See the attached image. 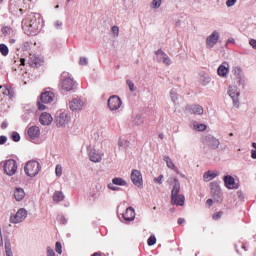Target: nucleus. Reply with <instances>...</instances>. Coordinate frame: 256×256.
<instances>
[{"label": "nucleus", "mask_w": 256, "mask_h": 256, "mask_svg": "<svg viewBox=\"0 0 256 256\" xmlns=\"http://www.w3.org/2000/svg\"><path fill=\"white\" fill-rule=\"evenodd\" d=\"M39 27H41V16L39 14H32L22 20V29L26 35H37Z\"/></svg>", "instance_id": "f257e3e1"}, {"label": "nucleus", "mask_w": 256, "mask_h": 256, "mask_svg": "<svg viewBox=\"0 0 256 256\" xmlns=\"http://www.w3.org/2000/svg\"><path fill=\"white\" fill-rule=\"evenodd\" d=\"M180 192H181V182H179V179L174 178L173 189L171 191V203L172 205L183 207V205H185V196L183 194H179Z\"/></svg>", "instance_id": "f03ea898"}, {"label": "nucleus", "mask_w": 256, "mask_h": 256, "mask_svg": "<svg viewBox=\"0 0 256 256\" xmlns=\"http://www.w3.org/2000/svg\"><path fill=\"white\" fill-rule=\"evenodd\" d=\"M24 171L28 177H36L41 171V164L35 160L29 161L26 163Z\"/></svg>", "instance_id": "7ed1b4c3"}, {"label": "nucleus", "mask_w": 256, "mask_h": 256, "mask_svg": "<svg viewBox=\"0 0 256 256\" xmlns=\"http://www.w3.org/2000/svg\"><path fill=\"white\" fill-rule=\"evenodd\" d=\"M61 85L64 91H73V89L75 88V80L69 72L62 73Z\"/></svg>", "instance_id": "20e7f679"}, {"label": "nucleus", "mask_w": 256, "mask_h": 256, "mask_svg": "<svg viewBox=\"0 0 256 256\" xmlns=\"http://www.w3.org/2000/svg\"><path fill=\"white\" fill-rule=\"evenodd\" d=\"M54 99L55 93H53V91H46L42 93L40 96V101H38V109L40 111H45L47 107L43 103H53Z\"/></svg>", "instance_id": "39448f33"}, {"label": "nucleus", "mask_w": 256, "mask_h": 256, "mask_svg": "<svg viewBox=\"0 0 256 256\" xmlns=\"http://www.w3.org/2000/svg\"><path fill=\"white\" fill-rule=\"evenodd\" d=\"M68 107L70 111H73L74 113H79V111H83L85 108V101L81 98H73L69 104Z\"/></svg>", "instance_id": "423d86ee"}, {"label": "nucleus", "mask_w": 256, "mask_h": 256, "mask_svg": "<svg viewBox=\"0 0 256 256\" xmlns=\"http://www.w3.org/2000/svg\"><path fill=\"white\" fill-rule=\"evenodd\" d=\"M27 211L25 208H20L15 215L10 216V223L17 225V223H23L27 219Z\"/></svg>", "instance_id": "0eeeda50"}, {"label": "nucleus", "mask_w": 256, "mask_h": 256, "mask_svg": "<svg viewBox=\"0 0 256 256\" xmlns=\"http://www.w3.org/2000/svg\"><path fill=\"white\" fill-rule=\"evenodd\" d=\"M219 39H221V34L217 30H214L207 38H206V48L213 49L217 43H219Z\"/></svg>", "instance_id": "6e6552de"}, {"label": "nucleus", "mask_w": 256, "mask_h": 256, "mask_svg": "<svg viewBox=\"0 0 256 256\" xmlns=\"http://www.w3.org/2000/svg\"><path fill=\"white\" fill-rule=\"evenodd\" d=\"M203 143L204 145H206V147H209V149H213V150L219 149V145H221V142L219 141V139H217L213 135L205 136Z\"/></svg>", "instance_id": "1a4fd4ad"}, {"label": "nucleus", "mask_w": 256, "mask_h": 256, "mask_svg": "<svg viewBox=\"0 0 256 256\" xmlns=\"http://www.w3.org/2000/svg\"><path fill=\"white\" fill-rule=\"evenodd\" d=\"M121 105H123V102L121 101V98L117 95H113L108 99V108L110 111H117L121 109Z\"/></svg>", "instance_id": "9d476101"}, {"label": "nucleus", "mask_w": 256, "mask_h": 256, "mask_svg": "<svg viewBox=\"0 0 256 256\" xmlns=\"http://www.w3.org/2000/svg\"><path fill=\"white\" fill-rule=\"evenodd\" d=\"M102 195H103V186H101V184H97L90 190L89 199L90 201H99Z\"/></svg>", "instance_id": "9b49d317"}, {"label": "nucleus", "mask_w": 256, "mask_h": 256, "mask_svg": "<svg viewBox=\"0 0 256 256\" xmlns=\"http://www.w3.org/2000/svg\"><path fill=\"white\" fill-rule=\"evenodd\" d=\"M88 157L92 163H101L103 160V155L101 152L97 151L95 148L88 147L87 148Z\"/></svg>", "instance_id": "f8f14e48"}, {"label": "nucleus", "mask_w": 256, "mask_h": 256, "mask_svg": "<svg viewBox=\"0 0 256 256\" xmlns=\"http://www.w3.org/2000/svg\"><path fill=\"white\" fill-rule=\"evenodd\" d=\"M4 172L10 177L17 172V162L13 159L7 160L4 164Z\"/></svg>", "instance_id": "ddd939ff"}, {"label": "nucleus", "mask_w": 256, "mask_h": 256, "mask_svg": "<svg viewBox=\"0 0 256 256\" xmlns=\"http://www.w3.org/2000/svg\"><path fill=\"white\" fill-rule=\"evenodd\" d=\"M228 95L231 97L235 107H239V95H241L239 88H237V86H229Z\"/></svg>", "instance_id": "4468645a"}, {"label": "nucleus", "mask_w": 256, "mask_h": 256, "mask_svg": "<svg viewBox=\"0 0 256 256\" xmlns=\"http://www.w3.org/2000/svg\"><path fill=\"white\" fill-rule=\"evenodd\" d=\"M211 185V195L214 199V201H217L219 203L221 201V197L223 194L221 193V187H219V184L217 182L210 183Z\"/></svg>", "instance_id": "2eb2a0df"}, {"label": "nucleus", "mask_w": 256, "mask_h": 256, "mask_svg": "<svg viewBox=\"0 0 256 256\" xmlns=\"http://www.w3.org/2000/svg\"><path fill=\"white\" fill-rule=\"evenodd\" d=\"M131 181L136 187H143V175L139 170H133L131 173Z\"/></svg>", "instance_id": "dca6fc26"}, {"label": "nucleus", "mask_w": 256, "mask_h": 256, "mask_svg": "<svg viewBox=\"0 0 256 256\" xmlns=\"http://www.w3.org/2000/svg\"><path fill=\"white\" fill-rule=\"evenodd\" d=\"M70 121H71V116H69L67 113H61L56 118V125L57 127H65V125H69Z\"/></svg>", "instance_id": "f3484780"}, {"label": "nucleus", "mask_w": 256, "mask_h": 256, "mask_svg": "<svg viewBox=\"0 0 256 256\" xmlns=\"http://www.w3.org/2000/svg\"><path fill=\"white\" fill-rule=\"evenodd\" d=\"M156 57L158 63H164V65H171V63H173L171 58H169V56L163 52V50L156 51Z\"/></svg>", "instance_id": "a211bd4d"}, {"label": "nucleus", "mask_w": 256, "mask_h": 256, "mask_svg": "<svg viewBox=\"0 0 256 256\" xmlns=\"http://www.w3.org/2000/svg\"><path fill=\"white\" fill-rule=\"evenodd\" d=\"M187 110L192 115H203V113H204L203 106H201L199 104L190 105L187 107Z\"/></svg>", "instance_id": "6ab92c4d"}, {"label": "nucleus", "mask_w": 256, "mask_h": 256, "mask_svg": "<svg viewBox=\"0 0 256 256\" xmlns=\"http://www.w3.org/2000/svg\"><path fill=\"white\" fill-rule=\"evenodd\" d=\"M39 121L41 125H51V123H53V116L47 112H43L40 115Z\"/></svg>", "instance_id": "aec40b11"}, {"label": "nucleus", "mask_w": 256, "mask_h": 256, "mask_svg": "<svg viewBox=\"0 0 256 256\" xmlns=\"http://www.w3.org/2000/svg\"><path fill=\"white\" fill-rule=\"evenodd\" d=\"M122 217L124 221H135V209L128 207Z\"/></svg>", "instance_id": "412c9836"}, {"label": "nucleus", "mask_w": 256, "mask_h": 256, "mask_svg": "<svg viewBox=\"0 0 256 256\" xmlns=\"http://www.w3.org/2000/svg\"><path fill=\"white\" fill-rule=\"evenodd\" d=\"M27 133L30 139H37L41 135V129L38 126H32L28 129Z\"/></svg>", "instance_id": "4be33fe9"}, {"label": "nucleus", "mask_w": 256, "mask_h": 256, "mask_svg": "<svg viewBox=\"0 0 256 256\" xmlns=\"http://www.w3.org/2000/svg\"><path fill=\"white\" fill-rule=\"evenodd\" d=\"M217 73L219 77H227L229 75V64L224 62L218 67Z\"/></svg>", "instance_id": "5701e85b"}, {"label": "nucleus", "mask_w": 256, "mask_h": 256, "mask_svg": "<svg viewBox=\"0 0 256 256\" xmlns=\"http://www.w3.org/2000/svg\"><path fill=\"white\" fill-rule=\"evenodd\" d=\"M219 175V171L208 170L207 172L204 173L203 179L206 183H209V181H213V179H215V177H219Z\"/></svg>", "instance_id": "b1692460"}, {"label": "nucleus", "mask_w": 256, "mask_h": 256, "mask_svg": "<svg viewBox=\"0 0 256 256\" xmlns=\"http://www.w3.org/2000/svg\"><path fill=\"white\" fill-rule=\"evenodd\" d=\"M43 63V59H41L40 57H37L35 55L31 56L30 57V60H29V65L31 67H41V64Z\"/></svg>", "instance_id": "393cba45"}, {"label": "nucleus", "mask_w": 256, "mask_h": 256, "mask_svg": "<svg viewBox=\"0 0 256 256\" xmlns=\"http://www.w3.org/2000/svg\"><path fill=\"white\" fill-rule=\"evenodd\" d=\"M143 123H144V120L141 114H136L132 117L133 127H140V125H143Z\"/></svg>", "instance_id": "a878e982"}, {"label": "nucleus", "mask_w": 256, "mask_h": 256, "mask_svg": "<svg viewBox=\"0 0 256 256\" xmlns=\"http://www.w3.org/2000/svg\"><path fill=\"white\" fill-rule=\"evenodd\" d=\"M14 197L16 201H23L25 199V190L23 188H16L14 190Z\"/></svg>", "instance_id": "bb28decb"}, {"label": "nucleus", "mask_w": 256, "mask_h": 256, "mask_svg": "<svg viewBox=\"0 0 256 256\" xmlns=\"http://www.w3.org/2000/svg\"><path fill=\"white\" fill-rule=\"evenodd\" d=\"M224 183L228 189H235V178L233 176H225Z\"/></svg>", "instance_id": "cd10ccee"}, {"label": "nucleus", "mask_w": 256, "mask_h": 256, "mask_svg": "<svg viewBox=\"0 0 256 256\" xmlns=\"http://www.w3.org/2000/svg\"><path fill=\"white\" fill-rule=\"evenodd\" d=\"M200 83L203 85V87H207V85L211 83V77H209L207 74L200 75Z\"/></svg>", "instance_id": "c85d7f7f"}, {"label": "nucleus", "mask_w": 256, "mask_h": 256, "mask_svg": "<svg viewBox=\"0 0 256 256\" xmlns=\"http://www.w3.org/2000/svg\"><path fill=\"white\" fill-rule=\"evenodd\" d=\"M164 161L168 167V169H172V171H177V166L173 163V160L169 156H164Z\"/></svg>", "instance_id": "c756f323"}, {"label": "nucleus", "mask_w": 256, "mask_h": 256, "mask_svg": "<svg viewBox=\"0 0 256 256\" xmlns=\"http://www.w3.org/2000/svg\"><path fill=\"white\" fill-rule=\"evenodd\" d=\"M233 71H234L235 77H237L238 79V84L243 85V76L241 75V68L235 67Z\"/></svg>", "instance_id": "7c9ffc66"}, {"label": "nucleus", "mask_w": 256, "mask_h": 256, "mask_svg": "<svg viewBox=\"0 0 256 256\" xmlns=\"http://www.w3.org/2000/svg\"><path fill=\"white\" fill-rule=\"evenodd\" d=\"M63 199H65V195H63V192L61 191H56L53 195V201H55V203H59L60 201H63Z\"/></svg>", "instance_id": "2f4dec72"}, {"label": "nucleus", "mask_w": 256, "mask_h": 256, "mask_svg": "<svg viewBox=\"0 0 256 256\" xmlns=\"http://www.w3.org/2000/svg\"><path fill=\"white\" fill-rule=\"evenodd\" d=\"M112 185H119L120 187H125L127 185V182L123 178H113L112 179Z\"/></svg>", "instance_id": "473e14b6"}, {"label": "nucleus", "mask_w": 256, "mask_h": 256, "mask_svg": "<svg viewBox=\"0 0 256 256\" xmlns=\"http://www.w3.org/2000/svg\"><path fill=\"white\" fill-rule=\"evenodd\" d=\"M192 129L194 131H205V129H207V125L205 124H199L197 122H193L192 124Z\"/></svg>", "instance_id": "72a5a7b5"}, {"label": "nucleus", "mask_w": 256, "mask_h": 256, "mask_svg": "<svg viewBox=\"0 0 256 256\" xmlns=\"http://www.w3.org/2000/svg\"><path fill=\"white\" fill-rule=\"evenodd\" d=\"M5 254L6 256H13V251L11 250V241L5 240Z\"/></svg>", "instance_id": "f704fd0d"}, {"label": "nucleus", "mask_w": 256, "mask_h": 256, "mask_svg": "<svg viewBox=\"0 0 256 256\" xmlns=\"http://www.w3.org/2000/svg\"><path fill=\"white\" fill-rule=\"evenodd\" d=\"M0 53L4 57H7L9 55V47L5 44H0Z\"/></svg>", "instance_id": "c9c22d12"}, {"label": "nucleus", "mask_w": 256, "mask_h": 256, "mask_svg": "<svg viewBox=\"0 0 256 256\" xmlns=\"http://www.w3.org/2000/svg\"><path fill=\"white\" fill-rule=\"evenodd\" d=\"M56 177H61L63 175V166L57 164L55 168Z\"/></svg>", "instance_id": "e433bc0d"}, {"label": "nucleus", "mask_w": 256, "mask_h": 256, "mask_svg": "<svg viewBox=\"0 0 256 256\" xmlns=\"http://www.w3.org/2000/svg\"><path fill=\"white\" fill-rule=\"evenodd\" d=\"M147 243H148L149 247H153V245H155V243H157V238L155 237V235H151L148 238Z\"/></svg>", "instance_id": "4c0bfd02"}, {"label": "nucleus", "mask_w": 256, "mask_h": 256, "mask_svg": "<svg viewBox=\"0 0 256 256\" xmlns=\"http://www.w3.org/2000/svg\"><path fill=\"white\" fill-rule=\"evenodd\" d=\"M170 99L173 101V103H177L179 96H177V92H175V90L170 91Z\"/></svg>", "instance_id": "58836bf2"}, {"label": "nucleus", "mask_w": 256, "mask_h": 256, "mask_svg": "<svg viewBox=\"0 0 256 256\" xmlns=\"http://www.w3.org/2000/svg\"><path fill=\"white\" fill-rule=\"evenodd\" d=\"M118 146L119 147H124L125 149H127V147H129V141L119 139Z\"/></svg>", "instance_id": "ea45409f"}, {"label": "nucleus", "mask_w": 256, "mask_h": 256, "mask_svg": "<svg viewBox=\"0 0 256 256\" xmlns=\"http://www.w3.org/2000/svg\"><path fill=\"white\" fill-rule=\"evenodd\" d=\"M12 141H15L16 143L21 141V136L17 132H13L11 135Z\"/></svg>", "instance_id": "a19ab883"}, {"label": "nucleus", "mask_w": 256, "mask_h": 256, "mask_svg": "<svg viewBox=\"0 0 256 256\" xmlns=\"http://www.w3.org/2000/svg\"><path fill=\"white\" fill-rule=\"evenodd\" d=\"M162 0H153L152 9H159L161 7Z\"/></svg>", "instance_id": "79ce46f5"}, {"label": "nucleus", "mask_w": 256, "mask_h": 256, "mask_svg": "<svg viewBox=\"0 0 256 256\" xmlns=\"http://www.w3.org/2000/svg\"><path fill=\"white\" fill-rule=\"evenodd\" d=\"M62 249H63V247L61 246V242H56V253L61 255V253H63Z\"/></svg>", "instance_id": "37998d69"}, {"label": "nucleus", "mask_w": 256, "mask_h": 256, "mask_svg": "<svg viewBox=\"0 0 256 256\" xmlns=\"http://www.w3.org/2000/svg\"><path fill=\"white\" fill-rule=\"evenodd\" d=\"M126 83H127L128 87H129L130 91H135V83H133V81L127 80Z\"/></svg>", "instance_id": "c03bdc74"}, {"label": "nucleus", "mask_w": 256, "mask_h": 256, "mask_svg": "<svg viewBox=\"0 0 256 256\" xmlns=\"http://www.w3.org/2000/svg\"><path fill=\"white\" fill-rule=\"evenodd\" d=\"M55 29H61L63 27V22L61 20H57L54 22Z\"/></svg>", "instance_id": "a18cd8bd"}, {"label": "nucleus", "mask_w": 256, "mask_h": 256, "mask_svg": "<svg viewBox=\"0 0 256 256\" xmlns=\"http://www.w3.org/2000/svg\"><path fill=\"white\" fill-rule=\"evenodd\" d=\"M47 256H55V250L51 247H47Z\"/></svg>", "instance_id": "49530a36"}, {"label": "nucleus", "mask_w": 256, "mask_h": 256, "mask_svg": "<svg viewBox=\"0 0 256 256\" xmlns=\"http://www.w3.org/2000/svg\"><path fill=\"white\" fill-rule=\"evenodd\" d=\"M108 189H111V191H119L121 188L115 186V184H108Z\"/></svg>", "instance_id": "de8ad7c7"}, {"label": "nucleus", "mask_w": 256, "mask_h": 256, "mask_svg": "<svg viewBox=\"0 0 256 256\" xmlns=\"http://www.w3.org/2000/svg\"><path fill=\"white\" fill-rule=\"evenodd\" d=\"M112 33L116 36L119 37V28L117 26L112 27Z\"/></svg>", "instance_id": "09e8293b"}, {"label": "nucleus", "mask_w": 256, "mask_h": 256, "mask_svg": "<svg viewBox=\"0 0 256 256\" xmlns=\"http://www.w3.org/2000/svg\"><path fill=\"white\" fill-rule=\"evenodd\" d=\"M237 3V0H227L226 5L227 7H233Z\"/></svg>", "instance_id": "8fccbe9b"}, {"label": "nucleus", "mask_w": 256, "mask_h": 256, "mask_svg": "<svg viewBox=\"0 0 256 256\" xmlns=\"http://www.w3.org/2000/svg\"><path fill=\"white\" fill-rule=\"evenodd\" d=\"M155 183H159L161 185L163 183V175H160L157 178H154Z\"/></svg>", "instance_id": "3c124183"}, {"label": "nucleus", "mask_w": 256, "mask_h": 256, "mask_svg": "<svg viewBox=\"0 0 256 256\" xmlns=\"http://www.w3.org/2000/svg\"><path fill=\"white\" fill-rule=\"evenodd\" d=\"M3 95L9 96L11 95V89H9L7 86H5L4 91L2 92Z\"/></svg>", "instance_id": "603ef678"}, {"label": "nucleus", "mask_w": 256, "mask_h": 256, "mask_svg": "<svg viewBox=\"0 0 256 256\" xmlns=\"http://www.w3.org/2000/svg\"><path fill=\"white\" fill-rule=\"evenodd\" d=\"M58 219L62 223V225L67 224V218L65 216H59Z\"/></svg>", "instance_id": "864d4df0"}, {"label": "nucleus", "mask_w": 256, "mask_h": 256, "mask_svg": "<svg viewBox=\"0 0 256 256\" xmlns=\"http://www.w3.org/2000/svg\"><path fill=\"white\" fill-rule=\"evenodd\" d=\"M222 215H223V212H217L213 215V219H216V220L221 219Z\"/></svg>", "instance_id": "5fc2aeb1"}, {"label": "nucleus", "mask_w": 256, "mask_h": 256, "mask_svg": "<svg viewBox=\"0 0 256 256\" xmlns=\"http://www.w3.org/2000/svg\"><path fill=\"white\" fill-rule=\"evenodd\" d=\"M87 63H88V62H87V58H85V57H81V58H80V61H79V64H80V65H87Z\"/></svg>", "instance_id": "6e6d98bb"}, {"label": "nucleus", "mask_w": 256, "mask_h": 256, "mask_svg": "<svg viewBox=\"0 0 256 256\" xmlns=\"http://www.w3.org/2000/svg\"><path fill=\"white\" fill-rule=\"evenodd\" d=\"M7 143V138L5 136H0V145H5Z\"/></svg>", "instance_id": "4d7b16f0"}, {"label": "nucleus", "mask_w": 256, "mask_h": 256, "mask_svg": "<svg viewBox=\"0 0 256 256\" xmlns=\"http://www.w3.org/2000/svg\"><path fill=\"white\" fill-rule=\"evenodd\" d=\"M249 43H250L251 47H253V49H256V40L255 39H251Z\"/></svg>", "instance_id": "13d9d810"}, {"label": "nucleus", "mask_w": 256, "mask_h": 256, "mask_svg": "<svg viewBox=\"0 0 256 256\" xmlns=\"http://www.w3.org/2000/svg\"><path fill=\"white\" fill-rule=\"evenodd\" d=\"M0 247H3V234L1 233V228H0Z\"/></svg>", "instance_id": "bf43d9fd"}, {"label": "nucleus", "mask_w": 256, "mask_h": 256, "mask_svg": "<svg viewBox=\"0 0 256 256\" xmlns=\"http://www.w3.org/2000/svg\"><path fill=\"white\" fill-rule=\"evenodd\" d=\"M252 159H256V150H251Z\"/></svg>", "instance_id": "052dcab7"}, {"label": "nucleus", "mask_w": 256, "mask_h": 256, "mask_svg": "<svg viewBox=\"0 0 256 256\" xmlns=\"http://www.w3.org/2000/svg\"><path fill=\"white\" fill-rule=\"evenodd\" d=\"M183 223H185V219L179 218L178 219V225H183Z\"/></svg>", "instance_id": "680f3d73"}, {"label": "nucleus", "mask_w": 256, "mask_h": 256, "mask_svg": "<svg viewBox=\"0 0 256 256\" xmlns=\"http://www.w3.org/2000/svg\"><path fill=\"white\" fill-rule=\"evenodd\" d=\"M176 173H177L178 175H180V177H182L183 179H185V174H181V172H179L178 169H176Z\"/></svg>", "instance_id": "e2e57ef3"}, {"label": "nucleus", "mask_w": 256, "mask_h": 256, "mask_svg": "<svg viewBox=\"0 0 256 256\" xmlns=\"http://www.w3.org/2000/svg\"><path fill=\"white\" fill-rule=\"evenodd\" d=\"M207 205H209V207H211V205H213V200L212 199H208L207 200Z\"/></svg>", "instance_id": "0e129e2a"}, {"label": "nucleus", "mask_w": 256, "mask_h": 256, "mask_svg": "<svg viewBox=\"0 0 256 256\" xmlns=\"http://www.w3.org/2000/svg\"><path fill=\"white\" fill-rule=\"evenodd\" d=\"M227 43H235V39L229 38V39L227 40Z\"/></svg>", "instance_id": "69168bd1"}, {"label": "nucleus", "mask_w": 256, "mask_h": 256, "mask_svg": "<svg viewBox=\"0 0 256 256\" xmlns=\"http://www.w3.org/2000/svg\"><path fill=\"white\" fill-rule=\"evenodd\" d=\"M1 127H2V129H7V123L3 122Z\"/></svg>", "instance_id": "338daca9"}, {"label": "nucleus", "mask_w": 256, "mask_h": 256, "mask_svg": "<svg viewBox=\"0 0 256 256\" xmlns=\"http://www.w3.org/2000/svg\"><path fill=\"white\" fill-rule=\"evenodd\" d=\"M21 65L25 66V58L20 59Z\"/></svg>", "instance_id": "774afa93"}]
</instances>
